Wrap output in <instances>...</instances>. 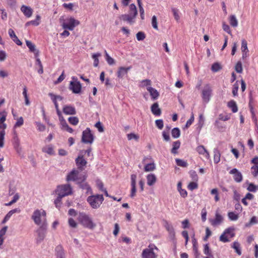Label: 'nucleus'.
I'll return each instance as SVG.
<instances>
[{
  "instance_id": "1",
  "label": "nucleus",
  "mask_w": 258,
  "mask_h": 258,
  "mask_svg": "<svg viewBox=\"0 0 258 258\" xmlns=\"http://www.w3.org/2000/svg\"><path fill=\"white\" fill-rule=\"evenodd\" d=\"M31 219L39 226H47L46 213L42 209L35 210L31 216Z\"/></svg>"
},
{
  "instance_id": "2",
  "label": "nucleus",
  "mask_w": 258,
  "mask_h": 258,
  "mask_svg": "<svg viewBox=\"0 0 258 258\" xmlns=\"http://www.w3.org/2000/svg\"><path fill=\"white\" fill-rule=\"evenodd\" d=\"M78 221L85 227L90 229H93L96 225L93 222L92 218L85 213H80L78 217Z\"/></svg>"
},
{
  "instance_id": "3",
  "label": "nucleus",
  "mask_w": 258,
  "mask_h": 258,
  "mask_svg": "<svg viewBox=\"0 0 258 258\" xmlns=\"http://www.w3.org/2000/svg\"><path fill=\"white\" fill-rule=\"evenodd\" d=\"M103 201L104 198L102 195L90 196L87 199V202L93 209L99 208Z\"/></svg>"
},
{
  "instance_id": "4",
  "label": "nucleus",
  "mask_w": 258,
  "mask_h": 258,
  "mask_svg": "<svg viewBox=\"0 0 258 258\" xmlns=\"http://www.w3.org/2000/svg\"><path fill=\"white\" fill-rule=\"evenodd\" d=\"M60 22L61 23V26L63 29L71 31L73 30L75 27L80 24V22L73 17H68L65 20L60 18Z\"/></svg>"
},
{
  "instance_id": "5",
  "label": "nucleus",
  "mask_w": 258,
  "mask_h": 258,
  "mask_svg": "<svg viewBox=\"0 0 258 258\" xmlns=\"http://www.w3.org/2000/svg\"><path fill=\"white\" fill-rule=\"evenodd\" d=\"M158 248L154 244H150L142 251V258H157Z\"/></svg>"
},
{
  "instance_id": "6",
  "label": "nucleus",
  "mask_w": 258,
  "mask_h": 258,
  "mask_svg": "<svg viewBox=\"0 0 258 258\" xmlns=\"http://www.w3.org/2000/svg\"><path fill=\"white\" fill-rule=\"evenodd\" d=\"M56 193L58 196L63 198L72 194V188L68 184L58 185L56 189Z\"/></svg>"
},
{
  "instance_id": "7",
  "label": "nucleus",
  "mask_w": 258,
  "mask_h": 258,
  "mask_svg": "<svg viewBox=\"0 0 258 258\" xmlns=\"http://www.w3.org/2000/svg\"><path fill=\"white\" fill-rule=\"evenodd\" d=\"M234 230V228L232 227L226 228L220 236V241L223 242H229V238H232L235 236Z\"/></svg>"
},
{
  "instance_id": "8",
  "label": "nucleus",
  "mask_w": 258,
  "mask_h": 258,
  "mask_svg": "<svg viewBox=\"0 0 258 258\" xmlns=\"http://www.w3.org/2000/svg\"><path fill=\"white\" fill-rule=\"evenodd\" d=\"M86 177L85 175L79 176V171L76 169H73L70 172L67 176V180L68 181H73L80 183V181H85Z\"/></svg>"
},
{
  "instance_id": "9",
  "label": "nucleus",
  "mask_w": 258,
  "mask_h": 258,
  "mask_svg": "<svg viewBox=\"0 0 258 258\" xmlns=\"http://www.w3.org/2000/svg\"><path fill=\"white\" fill-rule=\"evenodd\" d=\"M47 226H40L36 230L35 240L37 243H40L46 237Z\"/></svg>"
},
{
  "instance_id": "10",
  "label": "nucleus",
  "mask_w": 258,
  "mask_h": 258,
  "mask_svg": "<svg viewBox=\"0 0 258 258\" xmlns=\"http://www.w3.org/2000/svg\"><path fill=\"white\" fill-rule=\"evenodd\" d=\"M212 89L210 84L205 85L202 91V98L204 103H207L211 99Z\"/></svg>"
},
{
  "instance_id": "11",
  "label": "nucleus",
  "mask_w": 258,
  "mask_h": 258,
  "mask_svg": "<svg viewBox=\"0 0 258 258\" xmlns=\"http://www.w3.org/2000/svg\"><path fill=\"white\" fill-rule=\"evenodd\" d=\"M94 140V136L89 128H87L82 133V142L85 144H92Z\"/></svg>"
},
{
  "instance_id": "12",
  "label": "nucleus",
  "mask_w": 258,
  "mask_h": 258,
  "mask_svg": "<svg viewBox=\"0 0 258 258\" xmlns=\"http://www.w3.org/2000/svg\"><path fill=\"white\" fill-rule=\"evenodd\" d=\"M72 81L70 82L69 89L72 91L74 93L79 94L81 92L82 85L81 83L78 81L75 77L72 78Z\"/></svg>"
},
{
  "instance_id": "13",
  "label": "nucleus",
  "mask_w": 258,
  "mask_h": 258,
  "mask_svg": "<svg viewBox=\"0 0 258 258\" xmlns=\"http://www.w3.org/2000/svg\"><path fill=\"white\" fill-rule=\"evenodd\" d=\"M223 221V217L217 211L215 213L214 219H210L209 222L213 226H216L220 225Z\"/></svg>"
},
{
  "instance_id": "14",
  "label": "nucleus",
  "mask_w": 258,
  "mask_h": 258,
  "mask_svg": "<svg viewBox=\"0 0 258 258\" xmlns=\"http://www.w3.org/2000/svg\"><path fill=\"white\" fill-rule=\"evenodd\" d=\"M76 165L81 170L84 169L87 164L86 160L83 158V155L80 154L76 159Z\"/></svg>"
},
{
  "instance_id": "15",
  "label": "nucleus",
  "mask_w": 258,
  "mask_h": 258,
  "mask_svg": "<svg viewBox=\"0 0 258 258\" xmlns=\"http://www.w3.org/2000/svg\"><path fill=\"white\" fill-rule=\"evenodd\" d=\"M230 174L233 175L234 180L236 182H240L242 180V175L236 168H233L229 171Z\"/></svg>"
},
{
  "instance_id": "16",
  "label": "nucleus",
  "mask_w": 258,
  "mask_h": 258,
  "mask_svg": "<svg viewBox=\"0 0 258 258\" xmlns=\"http://www.w3.org/2000/svg\"><path fill=\"white\" fill-rule=\"evenodd\" d=\"M196 151L200 155L203 156L207 159H210V154L204 146H198L196 148Z\"/></svg>"
},
{
  "instance_id": "17",
  "label": "nucleus",
  "mask_w": 258,
  "mask_h": 258,
  "mask_svg": "<svg viewBox=\"0 0 258 258\" xmlns=\"http://www.w3.org/2000/svg\"><path fill=\"white\" fill-rule=\"evenodd\" d=\"M241 49L242 52V58L244 59L249 56L247 43L245 39L242 40Z\"/></svg>"
},
{
  "instance_id": "18",
  "label": "nucleus",
  "mask_w": 258,
  "mask_h": 258,
  "mask_svg": "<svg viewBox=\"0 0 258 258\" xmlns=\"http://www.w3.org/2000/svg\"><path fill=\"white\" fill-rule=\"evenodd\" d=\"M62 111L66 115H75L76 114L75 107L72 105H64L63 107Z\"/></svg>"
},
{
  "instance_id": "19",
  "label": "nucleus",
  "mask_w": 258,
  "mask_h": 258,
  "mask_svg": "<svg viewBox=\"0 0 258 258\" xmlns=\"http://www.w3.org/2000/svg\"><path fill=\"white\" fill-rule=\"evenodd\" d=\"M136 178L137 176L135 174H132L131 175V197L133 198L135 196L136 193Z\"/></svg>"
},
{
  "instance_id": "20",
  "label": "nucleus",
  "mask_w": 258,
  "mask_h": 258,
  "mask_svg": "<svg viewBox=\"0 0 258 258\" xmlns=\"http://www.w3.org/2000/svg\"><path fill=\"white\" fill-rule=\"evenodd\" d=\"M59 120L60 122V125L61 130L66 131L70 133H72L73 132V129L69 126L66 120L64 119V118L62 119L61 118Z\"/></svg>"
},
{
  "instance_id": "21",
  "label": "nucleus",
  "mask_w": 258,
  "mask_h": 258,
  "mask_svg": "<svg viewBox=\"0 0 258 258\" xmlns=\"http://www.w3.org/2000/svg\"><path fill=\"white\" fill-rule=\"evenodd\" d=\"M191 242L192 244V249L194 254L196 256V257L197 258L200 255V252L198 250V243L196 238L195 237V235L194 234L192 236H191Z\"/></svg>"
},
{
  "instance_id": "22",
  "label": "nucleus",
  "mask_w": 258,
  "mask_h": 258,
  "mask_svg": "<svg viewBox=\"0 0 258 258\" xmlns=\"http://www.w3.org/2000/svg\"><path fill=\"white\" fill-rule=\"evenodd\" d=\"M136 18L132 15V13H130L128 14L122 15L120 16V19L123 21H127L130 24H133L134 23V19Z\"/></svg>"
},
{
  "instance_id": "23",
  "label": "nucleus",
  "mask_w": 258,
  "mask_h": 258,
  "mask_svg": "<svg viewBox=\"0 0 258 258\" xmlns=\"http://www.w3.org/2000/svg\"><path fill=\"white\" fill-rule=\"evenodd\" d=\"M21 11L23 12L24 15L28 17H31L33 13V10L28 6L23 5L21 8Z\"/></svg>"
},
{
  "instance_id": "24",
  "label": "nucleus",
  "mask_w": 258,
  "mask_h": 258,
  "mask_svg": "<svg viewBox=\"0 0 258 258\" xmlns=\"http://www.w3.org/2000/svg\"><path fill=\"white\" fill-rule=\"evenodd\" d=\"M147 183L149 186L153 185L157 181V177L153 173H150L146 176Z\"/></svg>"
},
{
  "instance_id": "25",
  "label": "nucleus",
  "mask_w": 258,
  "mask_h": 258,
  "mask_svg": "<svg viewBox=\"0 0 258 258\" xmlns=\"http://www.w3.org/2000/svg\"><path fill=\"white\" fill-rule=\"evenodd\" d=\"M8 33L11 39L15 42L18 45L21 46L22 44L21 41L18 39L15 34L14 30L12 29H9Z\"/></svg>"
},
{
  "instance_id": "26",
  "label": "nucleus",
  "mask_w": 258,
  "mask_h": 258,
  "mask_svg": "<svg viewBox=\"0 0 258 258\" xmlns=\"http://www.w3.org/2000/svg\"><path fill=\"white\" fill-rule=\"evenodd\" d=\"M26 44L29 48V50L34 53L35 57H37L39 55V51L35 48V45L30 41L26 40Z\"/></svg>"
},
{
  "instance_id": "27",
  "label": "nucleus",
  "mask_w": 258,
  "mask_h": 258,
  "mask_svg": "<svg viewBox=\"0 0 258 258\" xmlns=\"http://www.w3.org/2000/svg\"><path fill=\"white\" fill-rule=\"evenodd\" d=\"M152 113L155 116H159L161 114V110L159 107L158 104L154 103L151 107Z\"/></svg>"
},
{
  "instance_id": "28",
  "label": "nucleus",
  "mask_w": 258,
  "mask_h": 258,
  "mask_svg": "<svg viewBox=\"0 0 258 258\" xmlns=\"http://www.w3.org/2000/svg\"><path fill=\"white\" fill-rule=\"evenodd\" d=\"M55 255L57 258H65L64 251L61 245H58L56 247Z\"/></svg>"
},
{
  "instance_id": "29",
  "label": "nucleus",
  "mask_w": 258,
  "mask_h": 258,
  "mask_svg": "<svg viewBox=\"0 0 258 258\" xmlns=\"http://www.w3.org/2000/svg\"><path fill=\"white\" fill-rule=\"evenodd\" d=\"M147 90L150 93L151 98L153 100H155L159 97V94L157 90L152 87H148Z\"/></svg>"
},
{
  "instance_id": "30",
  "label": "nucleus",
  "mask_w": 258,
  "mask_h": 258,
  "mask_svg": "<svg viewBox=\"0 0 258 258\" xmlns=\"http://www.w3.org/2000/svg\"><path fill=\"white\" fill-rule=\"evenodd\" d=\"M130 67L124 68L120 67L119 68L117 72V77L119 78H122L125 75H126L128 71L130 70Z\"/></svg>"
},
{
  "instance_id": "31",
  "label": "nucleus",
  "mask_w": 258,
  "mask_h": 258,
  "mask_svg": "<svg viewBox=\"0 0 258 258\" xmlns=\"http://www.w3.org/2000/svg\"><path fill=\"white\" fill-rule=\"evenodd\" d=\"M20 212V210L19 209H15L12 210H11L9 211L7 214L5 216L4 219H3L2 221V223H5L7 221H8L10 218L11 217V216L16 213H19Z\"/></svg>"
},
{
  "instance_id": "32",
  "label": "nucleus",
  "mask_w": 258,
  "mask_h": 258,
  "mask_svg": "<svg viewBox=\"0 0 258 258\" xmlns=\"http://www.w3.org/2000/svg\"><path fill=\"white\" fill-rule=\"evenodd\" d=\"M80 187L82 188L83 189L86 190V192L87 193L88 192H92V189L90 185L86 182H84V181H80V183H78Z\"/></svg>"
},
{
  "instance_id": "33",
  "label": "nucleus",
  "mask_w": 258,
  "mask_h": 258,
  "mask_svg": "<svg viewBox=\"0 0 258 258\" xmlns=\"http://www.w3.org/2000/svg\"><path fill=\"white\" fill-rule=\"evenodd\" d=\"M213 152H214V162L215 164H217L220 161V157H221L220 152L217 148H215L213 150Z\"/></svg>"
},
{
  "instance_id": "34",
  "label": "nucleus",
  "mask_w": 258,
  "mask_h": 258,
  "mask_svg": "<svg viewBox=\"0 0 258 258\" xmlns=\"http://www.w3.org/2000/svg\"><path fill=\"white\" fill-rule=\"evenodd\" d=\"M42 151L50 155L54 154L53 146L50 145L44 147L42 148Z\"/></svg>"
},
{
  "instance_id": "35",
  "label": "nucleus",
  "mask_w": 258,
  "mask_h": 258,
  "mask_svg": "<svg viewBox=\"0 0 258 258\" xmlns=\"http://www.w3.org/2000/svg\"><path fill=\"white\" fill-rule=\"evenodd\" d=\"M101 56V54L100 52L93 53L92 54V58L94 60L93 66L95 67L98 66L99 61L98 58Z\"/></svg>"
},
{
  "instance_id": "36",
  "label": "nucleus",
  "mask_w": 258,
  "mask_h": 258,
  "mask_svg": "<svg viewBox=\"0 0 258 258\" xmlns=\"http://www.w3.org/2000/svg\"><path fill=\"white\" fill-rule=\"evenodd\" d=\"M229 23L233 27H236L238 26V20L235 15H231L229 18Z\"/></svg>"
},
{
  "instance_id": "37",
  "label": "nucleus",
  "mask_w": 258,
  "mask_h": 258,
  "mask_svg": "<svg viewBox=\"0 0 258 258\" xmlns=\"http://www.w3.org/2000/svg\"><path fill=\"white\" fill-rule=\"evenodd\" d=\"M180 146V142L179 141L174 142L172 144V148L171 149V153L173 154L177 153V150L179 148Z\"/></svg>"
},
{
  "instance_id": "38",
  "label": "nucleus",
  "mask_w": 258,
  "mask_h": 258,
  "mask_svg": "<svg viewBox=\"0 0 258 258\" xmlns=\"http://www.w3.org/2000/svg\"><path fill=\"white\" fill-rule=\"evenodd\" d=\"M156 169V165L154 162L146 164L144 167L145 172L153 171Z\"/></svg>"
},
{
  "instance_id": "39",
  "label": "nucleus",
  "mask_w": 258,
  "mask_h": 258,
  "mask_svg": "<svg viewBox=\"0 0 258 258\" xmlns=\"http://www.w3.org/2000/svg\"><path fill=\"white\" fill-rule=\"evenodd\" d=\"M228 106L230 108L233 112L235 113L238 111V108L236 103L234 101H230L228 103Z\"/></svg>"
},
{
  "instance_id": "40",
  "label": "nucleus",
  "mask_w": 258,
  "mask_h": 258,
  "mask_svg": "<svg viewBox=\"0 0 258 258\" xmlns=\"http://www.w3.org/2000/svg\"><path fill=\"white\" fill-rule=\"evenodd\" d=\"M232 247L235 249L236 252L239 255H240L241 254V249L240 247V244L237 241H234L233 243Z\"/></svg>"
},
{
  "instance_id": "41",
  "label": "nucleus",
  "mask_w": 258,
  "mask_h": 258,
  "mask_svg": "<svg viewBox=\"0 0 258 258\" xmlns=\"http://www.w3.org/2000/svg\"><path fill=\"white\" fill-rule=\"evenodd\" d=\"M171 135L173 138H178L180 135V130L178 127H174L172 130Z\"/></svg>"
},
{
  "instance_id": "42",
  "label": "nucleus",
  "mask_w": 258,
  "mask_h": 258,
  "mask_svg": "<svg viewBox=\"0 0 258 258\" xmlns=\"http://www.w3.org/2000/svg\"><path fill=\"white\" fill-rule=\"evenodd\" d=\"M151 81L149 79H145L140 82V86L141 87H151Z\"/></svg>"
},
{
  "instance_id": "43",
  "label": "nucleus",
  "mask_w": 258,
  "mask_h": 258,
  "mask_svg": "<svg viewBox=\"0 0 258 258\" xmlns=\"http://www.w3.org/2000/svg\"><path fill=\"white\" fill-rule=\"evenodd\" d=\"M228 218L231 221H236L238 220L239 216L238 214H235L233 212H229L228 213Z\"/></svg>"
},
{
  "instance_id": "44",
  "label": "nucleus",
  "mask_w": 258,
  "mask_h": 258,
  "mask_svg": "<svg viewBox=\"0 0 258 258\" xmlns=\"http://www.w3.org/2000/svg\"><path fill=\"white\" fill-rule=\"evenodd\" d=\"M105 56L106 60L109 65H112L114 64L115 61L114 59L108 54L106 50H105Z\"/></svg>"
},
{
  "instance_id": "45",
  "label": "nucleus",
  "mask_w": 258,
  "mask_h": 258,
  "mask_svg": "<svg viewBox=\"0 0 258 258\" xmlns=\"http://www.w3.org/2000/svg\"><path fill=\"white\" fill-rule=\"evenodd\" d=\"M171 11L173 13V15L175 20L177 22H178L180 19V16L179 15L178 10L175 8H172L171 9Z\"/></svg>"
},
{
  "instance_id": "46",
  "label": "nucleus",
  "mask_w": 258,
  "mask_h": 258,
  "mask_svg": "<svg viewBox=\"0 0 258 258\" xmlns=\"http://www.w3.org/2000/svg\"><path fill=\"white\" fill-rule=\"evenodd\" d=\"M68 121L71 124L76 125L79 123V118L76 116H72L69 117Z\"/></svg>"
},
{
  "instance_id": "47",
  "label": "nucleus",
  "mask_w": 258,
  "mask_h": 258,
  "mask_svg": "<svg viewBox=\"0 0 258 258\" xmlns=\"http://www.w3.org/2000/svg\"><path fill=\"white\" fill-rule=\"evenodd\" d=\"M239 88V83L237 81L233 85L232 88V94L234 96H237L238 95V90Z\"/></svg>"
},
{
  "instance_id": "48",
  "label": "nucleus",
  "mask_w": 258,
  "mask_h": 258,
  "mask_svg": "<svg viewBox=\"0 0 258 258\" xmlns=\"http://www.w3.org/2000/svg\"><path fill=\"white\" fill-rule=\"evenodd\" d=\"M175 161H176V164L179 166L182 167H186L187 166V165H188L187 163L183 160H181L180 159H176Z\"/></svg>"
},
{
  "instance_id": "49",
  "label": "nucleus",
  "mask_w": 258,
  "mask_h": 258,
  "mask_svg": "<svg viewBox=\"0 0 258 258\" xmlns=\"http://www.w3.org/2000/svg\"><path fill=\"white\" fill-rule=\"evenodd\" d=\"M35 124L36 125L37 130L39 132H44L45 130V126L40 122L36 121Z\"/></svg>"
},
{
  "instance_id": "50",
  "label": "nucleus",
  "mask_w": 258,
  "mask_h": 258,
  "mask_svg": "<svg viewBox=\"0 0 258 258\" xmlns=\"http://www.w3.org/2000/svg\"><path fill=\"white\" fill-rule=\"evenodd\" d=\"M130 13H132L134 16L136 17L138 12L136 6L135 4H132L130 6Z\"/></svg>"
},
{
  "instance_id": "51",
  "label": "nucleus",
  "mask_w": 258,
  "mask_h": 258,
  "mask_svg": "<svg viewBox=\"0 0 258 258\" xmlns=\"http://www.w3.org/2000/svg\"><path fill=\"white\" fill-rule=\"evenodd\" d=\"M235 70L238 73H241L243 71L242 63L241 61H238L235 66Z\"/></svg>"
},
{
  "instance_id": "52",
  "label": "nucleus",
  "mask_w": 258,
  "mask_h": 258,
  "mask_svg": "<svg viewBox=\"0 0 258 258\" xmlns=\"http://www.w3.org/2000/svg\"><path fill=\"white\" fill-rule=\"evenodd\" d=\"M5 135V131H1L0 132V148L4 146V139Z\"/></svg>"
},
{
  "instance_id": "53",
  "label": "nucleus",
  "mask_w": 258,
  "mask_h": 258,
  "mask_svg": "<svg viewBox=\"0 0 258 258\" xmlns=\"http://www.w3.org/2000/svg\"><path fill=\"white\" fill-rule=\"evenodd\" d=\"M152 26L155 29L158 30L157 17L155 16H153L152 18Z\"/></svg>"
},
{
  "instance_id": "54",
  "label": "nucleus",
  "mask_w": 258,
  "mask_h": 258,
  "mask_svg": "<svg viewBox=\"0 0 258 258\" xmlns=\"http://www.w3.org/2000/svg\"><path fill=\"white\" fill-rule=\"evenodd\" d=\"M222 28L224 31H225L227 33L231 35V31L230 30V28L228 25L226 24L225 22L222 23Z\"/></svg>"
},
{
  "instance_id": "55",
  "label": "nucleus",
  "mask_w": 258,
  "mask_h": 258,
  "mask_svg": "<svg viewBox=\"0 0 258 258\" xmlns=\"http://www.w3.org/2000/svg\"><path fill=\"white\" fill-rule=\"evenodd\" d=\"M211 194L215 196V200L216 202L219 201L220 198L218 195V191L217 188L212 189L211 191Z\"/></svg>"
},
{
  "instance_id": "56",
  "label": "nucleus",
  "mask_w": 258,
  "mask_h": 258,
  "mask_svg": "<svg viewBox=\"0 0 258 258\" xmlns=\"http://www.w3.org/2000/svg\"><path fill=\"white\" fill-rule=\"evenodd\" d=\"M24 123V120L22 117H20L17 119V121L15 124L14 127H18L22 125Z\"/></svg>"
},
{
  "instance_id": "57",
  "label": "nucleus",
  "mask_w": 258,
  "mask_h": 258,
  "mask_svg": "<svg viewBox=\"0 0 258 258\" xmlns=\"http://www.w3.org/2000/svg\"><path fill=\"white\" fill-rule=\"evenodd\" d=\"M96 184L97 187L101 191L105 190V188L104 187V184H103V182L100 180L97 179L96 180Z\"/></svg>"
},
{
  "instance_id": "58",
  "label": "nucleus",
  "mask_w": 258,
  "mask_h": 258,
  "mask_svg": "<svg viewBox=\"0 0 258 258\" xmlns=\"http://www.w3.org/2000/svg\"><path fill=\"white\" fill-rule=\"evenodd\" d=\"M221 69L220 65L218 63H214L211 67V70L214 72H217Z\"/></svg>"
},
{
  "instance_id": "59",
  "label": "nucleus",
  "mask_w": 258,
  "mask_h": 258,
  "mask_svg": "<svg viewBox=\"0 0 258 258\" xmlns=\"http://www.w3.org/2000/svg\"><path fill=\"white\" fill-rule=\"evenodd\" d=\"M258 223V220L255 216H253L249 222L245 225L246 226H249L250 225Z\"/></svg>"
},
{
  "instance_id": "60",
  "label": "nucleus",
  "mask_w": 258,
  "mask_h": 258,
  "mask_svg": "<svg viewBox=\"0 0 258 258\" xmlns=\"http://www.w3.org/2000/svg\"><path fill=\"white\" fill-rule=\"evenodd\" d=\"M204 253L206 255H211L212 254L211 251L210 249L209 246L208 244H206L204 245Z\"/></svg>"
},
{
  "instance_id": "61",
  "label": "nucleus",
  "mask_w": 258,
  "mask_h": 258,
  "mask_svg": "<svg viewBox=\"0 0 258 258\" xmlns=\"http://www.w3.org/2000/svg\"><path fill=\"white\" fill-rule=\"evenodd\" d=\"M13 144L14 147L20 146V140L17 135H16L13 138Z\"/></svg>"
},
{
  "instance_id": "62",
  "label": "nucleus",
  "mask_w": 258,
  "mask_h": 258,
  "mask_svg": "<svg viewBox=\"0 0 258 258\" xmlns=\"http://www.w3.org/2000/svg\"><path fill=\"white\" fill-rule=\"evenodd\" d=\"M137 39L138 41H142L143 40L146 36L145 34L143 32H139L136 34Z\"/></svg>"
},
{
  "instance_id": "63",
  "label": "nucleus",
  "mask_w": 258,
  "mask_h": 258,
  "mask_svg": "<svg viewBox=\"0 0 258 258\" xmlns=\"http://www.w3.org/2000/svg\"><path fill=\"white\" fill-rule=\"evenodd\" d=\"M156 126L159 129L162 130L164 126L163 121L162 119H157L155 121Z\"/></svg>"
},
{
  "instance_id": "64",
  "label": "nucleus",
  "mask_w": 258,
  "mask_h": 258,
  "mask_svg": "<svg viewBox=\"0 0 258 258\" xmlns=\"http://www.w3.org/2000/svg\"><path fill=\"white\" fill-rule=\"evenodd\" d=\"M68 223L70 227L72 228H76L77 226V223H76L75 220L72 218H69Z\"/></svg>"
}]
</instances>
